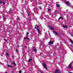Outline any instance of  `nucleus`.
<instances>
[{
  "instance_id": "1",
  "label": "nucleus",
  "mask_w": 73,
  "mask_h": 73,
  "mask_svg": "<svg viewBox=\"0 0 73 73\" xmlns=\"http://www.w3.org/2000/svg\"><path fill=\"white\" fill-rule=\"evenodd\" d=\"M42 65L44 66V68L45 69H47L48 67L46 66V65L45 64V63L43 62L42 63Z\"/></svg>"
},
{
  "instance_id": "2",
  "label": "nucleus",
  "mask_w": 73,
  "mask_h": 73,
  "mask_svg": "<svg viewBox=\"0 0 73 73\" xmlns=\"http://www.w3.org/2000/svg\"><path fill=\"white\" fill-rule=\"evenodd\" d=\"M48 27L50 29H51L52 30H54V28L52 26H49Z\"/></svg>"
},
{
  "instance_id": "3",
  "label": "nucleus",
  "mask_w": 73,
  "mask_h": 73,
  "mask_svg": "<svg viewBox=\"0 0 73 73\" xmlns=\"http://www.w3.org/2000/svg\"><path fill=\"white\" fill-rule=\"evenodd\" d=\"M53 44V42L52 41H50L48 42V44H49V45H52V44Z\"/></svg>"
},
{
  "instance_id": "4",
  "label": "nucleus",
  "mask_w": 73,
  "mask_h": 73,
  "mask_svg": "<svg viewBox=\"0 0 73 73\" xmlns=\"http://www.w3.org/2000/svg\"><path fill=\"white\" fill-rule=\"evenodd\" d=\"M53 33H54V34H55L57 36H58V33H57V32L54 31H53Z\"/></svg>"
},
{
  "instance_id": "5",
  "label": "nucleus",
  "mask_w": 73,
  "mask_h": 73,
  "mask_svg": "<svg viewBox=\"0 0 73 73\" xmlns=\"http://www.w3.org/2000/svg\"><path fill=\"white\" fill-rule=\"evenodd\" d=\"M36 29L37 31H38V33H41V31H40V30H39L37 28H36Z\"/></svg>"
},
{
  "instance_id": "6",
  "label": "nucleus",
  "mask_w": 73,
  "mask_h": 73,
  "mask_svg": "<svg viewBox=\"0 0 73 73\" xmlns=\"http://www.w3.org/2000/svg\"><path fill=\"white\" fill-rule=\"evenodd\" d=\"M55 73H59V71L58 70L56 69L55 72Z\"/></svg>"
},
{
  "instance_id": "7",
  "label": "nucleus",
  "mask_w": 73,
  "mask_h": 73,
  "mask_svg": "<svg viewBox=\"0 0 73 73\" xmlns=\"http://www.w3.org/2000/svg\"><path fill=\"white\" fill-rule=\"evenodd\" d=\"M69 68H70L71 69H72L73 68L72 67V66L71 65V64H70L69 66Z\"/></svg>"
},
{
  "instance_id": "8",
  "label": "nucleus",
  "mask_w": 73,
  "mask_h": 73,
  "mask_svg": "<svg viewBox=\"0 0 73 73\" xmlns=\"http://www.w3.org/2000/svg\"><path fill=\"white\" fill-rule=\"evenodd\" d=\"M63 27L64 28H68V26H67L66 25H63Z\"/></svg>"
},
{
  "instance_id": "9",
  "label": "nucleus",
  "mask_w": 73,
  "mask_h": 73,
  "mask_svg": "<svg viewBox=\"0 0 73 73\" xmlns=\"http://www.w3.org/2000/svg\"><path fill=\"white\" fill-rule=\"evenodd\" d=\"M7 66H8V67H10L11 68H13V67H12V66L11 65H7Z\"/></svg>"
},
{
  "instance_id": "10",
  "label": "nucleus",
  "mask_w": 73,
  "mask_h": 73,
  "mask_svg": "<svg viewBox=\"0 0 73 73\" xmlns=\"http://www.w3.org/2000/svg\"><path fill=\"white\" fill-rule=\"evenodd\" d=\"M63 19V17H60V18H59V20H60V19Z\"/></svg>"
},
{
  "instance_id": "11",
  "label": "nucleus",
  "mask_w": 73,
  "mask_h": 73,
  "mask_svg": "<svg viewBox=\"0 0 73 73\" xmlns=\"http://www.w3.org/2000/svg\"><path fill=\"white\" fill-rule=\"evenodd\" d=\"M24 39H27V40L29 39V38L27 37H26L25 38H24Z\"/></svg>"
},
{
  "instance_id": "12",
  "label": "nucleus",
  "mask_w": 73,
  "mask_h": 73,
  "mask_svg": "<svg viewBox=\"0 0 73 73\" xmlns=\"http://www.w3.org/2000/svg\"><path fill=\"white\" fill-rule=\"evenodd\" d=\"M32 58H30L28 60L29 62H30L31 61H32Z\"/></svg>"
},
{
  "instance_id": "13",
  "label": "nucleus",
  "mask_w": 73,
  "mask_h": 73,
  "mask_svg": "<svg viewBox=\"0 0 73 73\" xmlns=\"http://www.w3.org/2000/svg\"><path fill=\"white\" fill-rule=\"evenodd\" d=\"M3 20H4V21H5V20H6V19L5 18V17H3Z\"/></svg>"
},
{
  "instance_id": "14",
  "label": "nucleus",
  "mask_w": 73,
  "mask_h": 73,
  "mask_svg": "<svg viewBox=\"0 0 73 73\" xmlns=\"http://www.w3.org/2000/svg\"><path fill=\"white\" fill-rule=\"evenodd\" d=\"M56 6L57 7H60V6L58 4H56Z\"/></svg>"
},
{
  "instance_id": "15",
  "label": "nucleus",
  "mask_w": 73,
  "mask_h": 73,
  "mask_svg": "<svg viewBox=\"0 0 73 73\" xmlns=\"http://www.w3.org/2000/svg\"><path fill=\"white\" fill-rule=\"evenodd\" d=\"M34 52H36L37 51V50L35 49H34Z\"/></svg>"
},
{
  "instance_id": "16",
  "label": "nucleus",
  "mask_w": 73,
  "mask_h": 73,
  "mask_svg": "<svg viewBox=\"0 0 73 73\" xmlns=\"http://www.w3.org/2000/svg\"><path fill=\"white\" fill-rule=\"evenodd\" d=\"M66 4L68 5H69V2H66Z\"/></svg>"
},
{
  "instance_id": "17",
  "label": "nucleus",
  "mask_w": 73,
  "mask_h": 73,
  "mask_svg": "<svg viewBox=\"0 0 73 73\" xmlns=\"http://www.w3.org/2000/svg\"><path fill=\"white\" fill-rule=\"evenodd\" d=\"M13 64H14V65H15V66H16V63H15V62H13Z\"/></svg>"
},
{
  "instance_id": "18",
  "label": "nucleus",
  "mask_w": 73,
  "mask_h": 73,
  "mask_svg": "<svg viewBox=\"0 0 73 73\" xmlns=\"http://www.w3.org/2000/svg\"><path fill=\"white\" fill-rule=\"evenodd\" d=\"M29 34V33L28 32L26 34V36H28Z\"/></svg>"
},
{
  "instance_id": "19",
  "label": "nucleus",
  "mask_w": 73,
  "mask_h": 73,
  "mask_svg": "<svg viewBox=\"0 0 73 73\" xmlns=\"http://www.w3.org/2000/svg\"><path fill=\"white\" fill-rule=\"evenodd\" d=\"M3 3V2L1 1L0 0V4H2Z\"/></svg>"
},
{
  "instance_id": "20",
  "label": "nucleus",
  "mask_w": 73,
  "mask_h": 73,
  "mask_svg": "<svg viewBox=\"0 0 73 73\" xmlns=\"http://www.w3.org/2000/svg\"><path fill=\"white\" fill-rule=\"evenodd\" d=\"M6 55H7V56H9V54H8V53H6Z\"/></svg>"
},
{
  "instance_id": "21",
  "label": "nucleus",
  "mask_w": 73,
  "mask_h": 73,
  "mask_svg": "<svg viewBox=\"0 0 73 73\" xmlns=\"http://www.w3.org/2000/svg\"><path fill=\"white\" fill-rule=\"evenodd\" d=\"M35 27H36L38 28V27H39V26H37V25H36L35 26Z\"/></svg>"
},
{
  "instance_id": "22",
  "label": "nucleus",
  "mask_w": 73,
  "mask_h": 73,
  "mask_svg": "<svg viewBox=\"0 0 73 73\" xmlns=\"http://www.w3.org/2000/svg\"><path fill=\"white\" fill-rule=\"evenodd\" d=\"M48 11H51V10H50V9H48Z\"/></svg>"
},
{
  "instance_id": "23",
  "label": "nucleus",
  "mask_w": 73,
  "mask_h": 73,
  "mask_svg": "<svg viewBox=\"0 0 73 73\" xmlns=\"http://www.w3.org/2000/svg\"><path fill=\"white\" fill-rule=\"evenodd\" d=\"M19 73H21V70H20V71L19 72Z\"/></svg>"
},
{
  "instance_id": "24",
  "label": "nucleus",
  "mask_w": 73,
  "mask_h": 73,
  "mask_svg": "<svg viewBox=\"0 0 73 73\" xmlns=\"http://www.w3.org/2000/svg\"><path fill=\"white\" fill-rule=\"evenodd\" d=\"M19 19H20V18H17V19L16 20H19Z\"/></svg>"
},
{
  "instance_id": "25",
  "label": "nucleus",
  "mask_w": 73,
  "mask_h": 73,
  "mask_svg": "<svg viewBox=\"0 0 73 73\" xmlns=\"http://www.w3.org/2000/svg\"><path fill=\"white\" fill-rule=\"evenodd\" d=\"M16 51L17 52V53H18V51H17V49H16Z\"/></svg>"
},
{
  "instance_id": "26",
  "label": "nucleus",
  "mask_w": 73,
  "mask_h": 73,
  "mask_svg": "<svg viewBox=\"0 0 73 73\" xmlns=\"http://www.w3.org/2000/svg\"><path fill=\"white\" fill-rule=\"evenodd\" d=\"M4 40L5 41L7 42V40L6 39H4Z\"/></svg>"
},
{
  "instance_id": "27",
  "label": "nucleus",
  "mask_w": 73,
  "mask_h": 73,
  "mask_svg": "<svg viewBox=\"0 0 73 73\" xmlns=\"http://www.w3.org/2000/svg\"><path fill=\"white\" fill-rule=\"evenodd\" d=\"M3 5H5V3L4 2L3 3Z\"/></svg>"
},
{
  "instance_id": "28",
  "label": "nucleus",
  "mask_w": 73,
  "mask_h": 73,
  "mask_svg": "<svg viewBox=\"0 0 73 73\" xmlns=\"http://www.w3.org/2000/svg\"><path fill=\"white\" fill-rule=\"evenodd\" d=\"M40 72L41 73H42V72L41 71L39 70Z\"/></svg>"
},
{
  "instance_id": "29",
  "label": "nucleus",
  "mask_w": 73,
  "mask_h": 73,
  "mask_svg": "<svg viewBox=\"0 0 73 73\" xmlns=\"http://www.w3.org/2000/svg\"><path fill=\"white\" fill-rule=\"evenodd\" d=\"M71 47H72V48H73V46L72 45H71Z\"/></svg>"
},
{
  "instance_id": "30",
  "label": "nucleus",
  "mask_w": 73,
  "mask_h": 73,
  "mask_svg": "<svg viewBox=\"0 0 73 73\" xmlns=\"http://www.w3.org/2000/svg\"><path fill=\"white\" fill-rule=\"evenodd\" d=\"M39 8L40 9H41V7H39Z\"/></svg>"
},
{
  "instance_id": "31",
  "label": "nucleus",
  "mask_w": 73,
  "mask_h": 73,
  "mask_svg": "<svg viewBox=\"0 0 73 73\" xmlns=\"http://www.w3.org/2000/svg\"><path fill=\"white\" fill-rule=\"evenodd\" d=\"M17 47H19V45H18L17 46Z\"/></svg>"
},
{
  "instance_id": "32",
  "label": "nucleus",
  "mask_w": 73,
  "mask_h": 73,
  "mask_svg": "<svg viewBox=\"0 0 73 73\" xmlns=\"http://www.w3.org/2000/svg\"><path fill=\"white\" fill-rule=\"evenodd\" d=\"M62 73L61 71H60L59 72V73Z\"/></svg>"
},
{
  "instance_id": "33",
  "label": "nucleus",
  "mask_w": 73,
  "mask_h": 73,
  "mask_svg": "<svg viewBox=\"0 0 73 73\" xmlns=\"http://www.w3.org/2000/svg\"><path fill=\"white\" fill-rule=\"evenodd\" d=\"M5 50H6V49H5L4 50V51H5Z\"/></svg>"
},
{
  "instance_id": "34",
  "label": "nucleus",
  "mask_w": 73,
  "mask_h": 73,
  "mask_svg": "<svg viewBox=\"0 0 73 73\" xmlns=\"http://www.w3.org/2000/svg\"><path fill=\"white\" fill-rule=\"evenodd\" d=\"M12 73H14V71H12Z\"/></svg>"
},
{
  "instance_id": "35",
  "label": "nucleus",
  "mask_w": 73,
  "mask_h": 73,
  "mask_svg": "<svg viewBox=\"0 0 73 73\" xmlns=\"http://www.w3.org/2000/svg\"><path fill=\"white\" fill-rule=\"evenodd\" d=\"M7 73L8 72H7V71H6L5 73Z\"/></svg>"
},
{
  "instance_id": "36",
  "label": "nucleus",
  "mask_w": 73,
  "mask_h": 73,
  "mask_svg": "<svg viewBox=\"0 0 73 73\" xmlns=\"http://www.w3.org/2000/svg\"><path fill=\"white\" fill-rule=\"evenodd\" d=\"M28 15H29V13H28Z\"/></svg>"
},
{
  "instance_id": "37",
  "label": "nucleus",
  "mask_w": 73,
  "mask_h": 73,
  "mask_svg": "<svg viewBox=\"0 0 73 73\" xmlns=\"http://www.w3.org/2000/svg\"><path fill=\"white\" fill-rule=\"evenodd\" d=\"M35 29H36L37 28H36V27H35Z\"/></svg>"
},
{
  "instance_id": "38",
  "label": "nucleus",
  "mask_w": 73,
  "mask_h": 73,
  "mask_svg": "<svg viewBox=\"0 0 73 73\" xmlns=\"http://www.w3.org/2000/svg\"><path fill=\"white\" fill-rule=\"evenodd\" d=\"M12 57H13V58H14V57L13 56H12Z\"/></svg>"
},
{
  "instance_id": "39",
  "label": "nucleus",
  "mask_w": 73,
  "mask_h": 73,
  "mask_svg": "<svg viewBox=\"0 0 73 73\" xmlns=\"http://www.w3.org/2000/svg\"><path fill=\"white\" fill-rule=\"evenodd\" d=\"M0 8H1V6H0Z\"/></svg>"
},
{
  "instance_id": "40",
  "label": "nucleus",
  "mask_w": 73,
  "mask_h": 73,
  "mask_svg": "<svg viewBox=\"0 0 73 73\" xmlns=\"http://www.w3.org/2000/svg\"><path fill=\"white\" fill-rule=\"evenodd\" d=\"M1 30H2V29H1Z\"/></svg>"
},
{
  "instance_id": "41",
  "label": "nucleus",
  "mask_w": 73,
  "mask_h": 73,
  "mask_svg": "<svg viewBox=\"0 0 73 73\" xmlns=\"http://www.w3.org/2000/svg\"><path fill=\"white\" fill-rule=\"evenodd\" d=\"M24 73H26L25 72H24Z\"/></svg>"
},
{
  "instance_id": "42",
  "label": "nucleus",
  "mask_w": 73,
  "mask_h": 73,
  "mask_svg": "<svg viewBox=\"0 0 73 73\" xmlns=\"http://www.w3.org/2000/svg\"><path fill=\"white\" fill-rule=\"evenodd\" d=\"M72 62H73V61H72Z\"/></svg>"
}]
</instances>
